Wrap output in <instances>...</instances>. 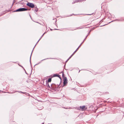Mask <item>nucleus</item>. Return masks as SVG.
<instances>
[{
  "label": "nucleus",
  "mask_w": 124,
  "mask_h": 124,
  "mask_svg": "<svg viewBox=\"0 0 124 124\" xmlns=\"http://www.w3.org/2000/svg\"><path fill=\"white\" fill-rule=\"evenodd\" d=\"M35 11L36 12H37L38 11V8H37V9L35 10Z\"/></svg>",
  "instance_id": "f8f14e48"
},
{
  "label": "nucleus",
  "mask_w": 124,
  "mask_h": 124,
  "mask_svg": "<svg viewBox=\"0 0 124 124\" xmlns=\"http://www.w3.org/2000/svg\"><path fill=\"white\" fill-rule=\"evenodd\" d=\"M54 75H55V76H57L58 77H59L60 78H61V77H60V75L55 74Z\"/></svg>",
  "instance_id": "6e6552de"
},
{
  "label": "nucleus",
  "mask_w": 124,
  "mask_h": 124,
  "mask_svg": "<svg viewBox=\"0 0 124 124\" xmlns=\"http://www.w3.org/2000/svg\"><path fill=\"white\" fill-rule=\"evenodd\" d=\"M28 10V9L27 8H19L16 11H15V12H18V11H26Z\"/></svg>",
  "instance_id": "f257e3e1"
},
{
  "label": "nucleus",
  "mask_w": 124,
  "mask_h": 124,
  "mask_svg": "<svg viewBox=\"0 0 124 124\" xmlns=\"http://www.w3.org/2000/svg\"><path fill=\"white\" fill-rule=\"evenodd\" d=\"M68 83L67 79L66 77H65L64 78V81H63V86H64L65 85L67 84Z\"/></svg>",
  "instance_id": "20e7f679"
},
{
  "label": "nucleus",
  "mask_w": 124,
  "mask_h": 124,
  "mask_svg": "<svg viewBox=\"0 0 124 124\" xmlns=\"http://www.w3.org/2000/svg\"><path fill=\"white\" fill-rule=\"evenodd\" d=\"M82 0H75L74 2L72 3V4H74L76 2H81Z\"/></svg>",
  "instance_id": "423d86ee"
},
{
  "label": "nucleus",
  "mask_w": 124,
  "mask_h": 124,
  "mask_svg": "<svg viewBox=\"0 0 124 124\" xmlns=\"http://www.w3.org/2000/svg\"><path fill=\"white\" fill-rule=\"evenodd\" d=\"M72 55H71V56L69 57V58H68V59L67 61L68 60H69L72 56Z\"/></svg>",
  "instance_id": "1a4fd4ad"
},
{
  "label": "nucleus",
  "mask_w": 124,
  "mask_h": 124,
  "mask_svg": "<svg viewBox=\"0 0 124 124\" xmlns=\"http://www.w3.org/2000/svg\"><path fill=\"white\" fill-rule=\"evenodd\" d=\"M63 75H64V74L63 73H62V76H63Z\"/></svg>",
  "instance_id": "a211bd4d"
},
{
  "label": "nucleus",
  "mask_w": 124,
  "mask_h": 124,
  "mask_svg": "<svg viewBox=\"0 0 124 124\" xmlns=\"http://www.w3.org/2000/svg\"><path fill=\"white\" fill-rule=\"evenodd\" d=\"M72 55H71V56L69 57V58H68V59L67 61L68 60H69L72 56Z\"/></svg>",
  "instance_id": "9d476101"
},
{
  "label": "nucleus",
  "mask_w": 124,
  "mask_h": 124,
  "mask_svg": "<svg viewBox=\"0 0 124 124\" xmlns=\"http://www.w3.org/2000/svg\"><path fill=\"white\" fill-rule=\"evenodd\" d=\"M26 5L32 8H33L34 6V5L33 3L29 2L27 3L26 4Z\"/></svg>",
  "instance_id": "f03ea898"
},
{
  "label": "nucleus",
  "mask_w": 124,
  "mask_h": 124,
  "mask_svg": "<svg viewBox=\"0 0 124 124\" xmlns=\"http://www.w3.org/2000/svg\"><path fill=\"white\" fill-rule=\"evenodd\" d=\"M72 55H71V56L69 57V58H68V59L67 61L68 60H69L72 56Z\"/></svg>",
  "instance_id": "9b49d317"
},
{
  "label": "nucleus",
  "mask_w": 124,
  "mask_h": 124,
  "mask_svg": "<svg viewBox=\"0 0 124 124\" xmlns=\"http://www.w3.org/2000/svg\"><path fill=\"white\" fill-rule=\"evenodd\" d=\"M40 40V39L38 41V42L39 40Z\"/></svg>",
  "instance_id": "6ab92c4d"
},
{
  "label": "nucleus",
  "mask_w": 124,
  "mask_h": 124,
  "mask_svg": "<svg viewBox=\"0 0 124 124\" xmlns=\"http://www.w3.org/2000/svg\"><path fill=\"white\" fill-rule=\"evenodd\" d=\"M80 110L82 111L85 110L87 109V108L85 106H80L79 107Z\"/></svg>",
  "instance_id": "7ed1b4c3"
},
{
  "label": "nucleus",
  "mask_w": 124,
  "mask_h": 124,
  "mask_svg": "<svg viewBox=\"0 0 124 124\" xmlns=\"http://www.w3.org/2000/svg\"><path fill=\"white\" fill-rule=\"evenodd\" d=\"M82 44V43H81V44L80 45V46H79V47H78V48H79V47H80V46H81V44Z\"/></svg>",
  "instance_id": "4468645a"
},
{
  "label": "nucleus",
  "mask_w": 124,
  "mask_h": 124,
  "mask_svg": "<svg viewBox=\"0 0 124 124\" xmlns=\"http://www.w3.org/2000/svg\"><path fill=\"white\" fill-rule=\"evenodd\" d=\"M55 85H51V87H50L49 85L48 84V86L51 89H54V87H55Z\"/></svg>",
  "instance_id": "39448f33"
},
{
  "label": "nucleus",
  "mask_w": 124,
  "mask_h": 124,
  "mask_svg": "<svg viewBox=\"0 0 124 124\" xmlns=\"http://www.w3.org/2000/svg\"><path fill=\"white\" fill-rule=\"evenodd\" d=\"M76 52V51H75L73 53L74 54Z\"/></svg>",
  "instance_id": "dca6fc26"
},
{
  "label": "nucleus",
  "mask_w": 124,
  "mask_h": 124,
  "mask_svg": "<svg viewBox=\"0 0 124 124\" xmlns=\"http://www.w3.org/2000/svg\"><path fill=\"white\" fill-rule=\"evenodd\" d=\"M21 92V93H23L22 92Z\"/></svg>",
  "instance_id": "f3484780"
},
{
  "label": "nucleus",
  "mask_w": 124,
  "mask_h": 124,
  "mask_svg": "<svg viewBox=\"0 0 124 124\" xmlns=\"http://www.w3.org/2000/svg\"><path fill=\"white\" fill-rule=\"evenodd\" d=\"M74 53H73V54L72 55H74Z\"/></svg>",
  "instance_id": "2eb2a0df"
},
{
  "label": "nucleus",
  "mask_w": 124,
  "mask_h": 124,
  "mask_svg": "<svg viewBox=\"0 0 124 124\" xmlns=\"http://www.w3.org/2000/svg\"><path fill=\"white\" fill-rule=\"evenodd\" d=\"M78 48L76 49V50H75L76 51H77L78 50Z\"/></svg>",
  "instance_id": "ddd939ff"
},
{
  "label": "nucleus",
  "mask_w": 124,
  "mask_h": 124,
  "mask_svg": "<svg viewBox=\"0 0 124 124\" xmlns=\"http://www.w3.org/2000/svg\"><path fill=\"white\" fill-rule=\"evenodd\" d=\"M51 81V78H49L48 80V82H50Z\"/></svg>",
  "instance_id": "0eeeda50"
}]
</instances>
